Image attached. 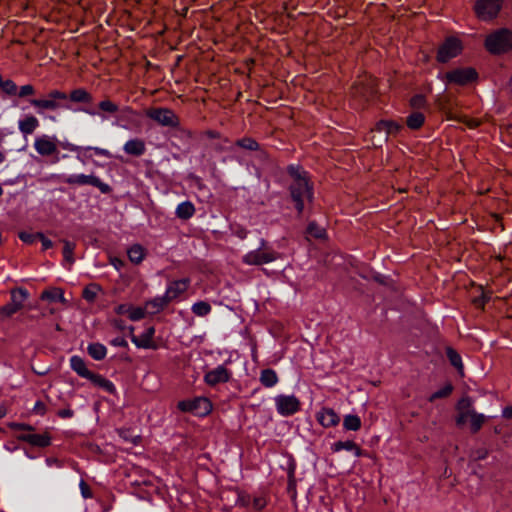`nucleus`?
<instances>
[{
	"instance_id": "22",
	"label": "nucleus",
	"mask_w": 512,
	"mask_h": 512,
	"mask_svg": "<svg viewBox=\"0 0 512 512\" xmlns=\"http://www.w3.org/2000/svg\"><path fill=\"white\" fill-rule=\"evenodd\" d=\"M175 214L179 219H190L195 214V206L191 201H183L177 205Z\"/></svg>"
},
{
	"instance_id": "7",
	"label": "nucleus",
	"mask_w": 512,
	"mask_h": 512,
	"mask_svg": "<svg viewBox=\"0 0 512 512\" xmlns=\"http://www.w3.org/2000/svg\"><path fill=\"white\" fill-rule=\"evenodd\" d=\"M462 51V43L456 37L447 38L444 43L439 47L437 53V60L446 63L452 58L459 55Z\"/></svg>"
},
{
	"instance_id": "49",
	"label": "nucleus",
	"mask_w": 512,
	"mask_h": 512,
	"mask_svg": "<svg viewBox=\"0 0 512 512\" xmlns=\"http://www.w3.org/2000/svg\"><path fill=\"white\" fill-rule=\"evenodd\" d=\"M79 488L84 499L92 498V492L84 480L80 481Z\"/></svg>"
},
{
	"instance_id": "18",
	"label": "nucleus",
	"mask_w": 512,
	"mask_h": 512,
	"mask_svg": "<svg viewBox=\"0 0 512 512\" xmlns=\"http://www.w3.org/2000/svg\"><path fill=\"white\" fill-rule=\"evenodd\" d=\"M38 126L39 121L33 115H27L18 121V129L25 136L32 134Z\"/></svg>"
},
{
	"instance_id": "19",
	"label": "nucleus",
	"mask_w": 512,
	"mask_h": 512,
	"mask_svg": "<svg viewBox=\"0 0 512 512\" xmlns=\"http://www.w3.org/2000/svg\"><path fill=\"white\" fill-rule=\"evenodd\" d=\"M21 299L19 302H15V293L12 294V302L1 308V313L5 316H11L22 308L23 301L28 297L27 291L21 289L19 291Z\"/></svg>"
},
{
	"instance_id": "27",
	"label": "nucleus",
	"mask_w": 512,
	"mask_h": 512,
	"mask_svg": "<svg viewBox=\"0 0 512 512\" xmlns=\"http://www.w3.org/2000/svg\"><path fill=\"white\" fill-rule=\"evenodd\" d=\"M170 301L166 299V296L156 297L148 302H146L145 309L150 313H157L161 311Z\"/></svg>"
},
{
	"instance_id": "25",
	"label": "nucleus",
	"mask_w": 512,
	"mask_h": 512,
	"mask_svg": "<svg viewBox=\"0 0 512 512\" xmlns=\"http://www.w3.org/2000/svg\"><path fill=\"white\" fill-rule=\"evenodd\" d=\"M22 439L27 443L38 447H46L51 442V438L48 434H28L23 436Z\"/></svg>"
},
{
	"instance_id": "34",
	"label": "nucleus",
	"mask_w": 512,
	"mask_h": 512,
	"mask_svg": "<svg viewBox=\"0 0 512 512\" xmlns=\"http://www.w3.org/2000/svg\"><path fill=\"white\" fill-rule=\"evenodd\" d=\"M70 99L79 103H88L92 101L91 95L84 89L73 90L70 94Z\"/></svg>"
},
{
	"instance_id": "5",
	"label": "nucleus",
	"mask_w": 512,
	"mask_h": 512,
	"mask_svg": "<svg viewBox=\"0 0 512 512\" xmlns=\"http://www.w3.org/2000/svg\"><path fill=\"white\" fill-rule=\"evenodd\" d=\"M178 408L183 412H191L197 416H206L212 410V404L205 397H197L189 400H182Z\"/></svg>"
},
{
	"instance_id": "1",
	"label": "nucleus",
	"mask_w": 512,
	"mask_h": 512,
	"mask_svg": "<svg viewBox=\"0 0 512 512\" xmlns=\"http://www.w3.org/2000/svg\"><path fill=\"white\" fill-rule=\"evenodd\" d=\"M290 196L298 216L308 215L313 202V188L307 172L299 165H290Z\"/></svg>"
},
{
	"instance_id": "46",
	"label": "nucleus",
	"mask_w": 512,
	"mask_h": 512,
	"mask_svg": "<svg viewBox=\"0 0 512 512\" xmlns=\"http://www.w3.org/2000/svg\"><path fill=\"white\" fill-rule=\"evenodd\" d=\"M458 416L456 418V424L458 426H463L466 424L467 420L470 418L471 414L474 411H466V410H458Z\"/></svg>"
},
{
	"instance_id": "45",
	"label": "nucleus",
	"mask_w": 512,
	"mask_h": 512,
	"mask_svg": "<svg viewBox=\"0 0 512 512\" xmlns=\"http://www.w3.org/2000/svg\"><path fill=\"white\" fill-rule=\"evenodd\" d=\"M237 144L240 146V147H243L245 149H248V150H256L258 148V144L255 140L251 139V138H244V139H241L237 142Z\"/></svg>"
},
{
	"instance_id": "40",
	"label": "nucleus",
	"mask_w": 512,
	"mask_h": 512,
	"mask_svg": "<svg viewBox=\"0 0 512 512\" xmlns=\"http://www.w3.org/2000/svg\"><path fill=\"white\" fill-rule=\"evenodd\" d=\"M99 290H100V288H99V286H98V285H96V284H90V285H88V286H86V287L84 288V290H83V297H84L87 301L92 302V301L96 298V296H97V294H98Z\"/></svg>"
},
{
	"instance_id": "60",
	"label": "nucleus",
	"mask_w": 512,
	"mask_h": 512,
	"mask_svg": "<svg viewBox=\"0 0 512 512\" xmlns=\"http://www.w3.org/2000/svg\"><path fill=\"white\" fill-rule=\"evenodd\" d=\"M58 415L61 418H70L73 416V411L70 409H64V410L59 411Z\"/></svg>"
},
{
	"instance_id": "30",
	"label": "nucleus",
	"mask_w": 512,
	"mask_h": 512,
	"mask_svg": "<svg viewBox=\"0 0 512 512\" xmlns=\"http://www.w3.org/2000/svg\"><path fill=\"white\" fill-rule=\"evenodd\" d=\"M425 121V117L421 112H413L406 119L408 128L412 130L419 129Z\"/></svg>"
},
{
	"instance_id": "38",
	"label": "nucleus",
	"mask_w": 512,
	"mask_h": 512,
	"mask_svg": "<svg viewBox=\"0 0 512 512\" xmlns=\"http://www.w3.org/2000/svg\"><path fill=\"white\" fill-rule=\"evenodd\" d=\"M452 390H453V386L450 383H448L443 388L432 393L429 397V401L433 402L436 399L445 398L451 394Z\"/></svg>"
},
{
	"instance_id": "58",
	"label": "nucleus",
	"mask_w": 512,
	"mask_h": 512,
	"mask_svg": "<svg viewBox=\"0 0 512 512\" xmlns=\"http://www.w3.org/2000/svg\"><path fill=\"white\" fill-rule=\"evenodd\" d=\"M111 344L115 347H124L127 345V342L124 338L118 337L111 341Z\"/></svg>"
},
{
	"instance_id": "56",
	"label": "nucleus",
	"mask_w": 512,
	"mask_h": 512,
	"mask_svg": "<svg viewBox=\"0 0 512 512\" xmlns=\"http://www.w3.org/2000/svg\"><path fill=\"white\" fill-rule=\"evenodd\" d=\"M62 146L64 149L69 150L71 152H78L83 149L82 147L72 144L70 142H64Z\"/></svg>"
},
{
	"instance_id": "13",
	"label": "nucleus",
	"mask_w": 512,
	"mask_h": 512,
	"mask_svg": "<svg viewBox=\"0 0 512 512\" xmlns=\"http://www.w3.org/2000/svg\"><path fill=\"white\" fill-rule=\"evenodd\" d=\"M190 281L187 278L175 280L168 284L164 295L166 299L172 301L184 293L189 287Z\"/></svg>"
},
{
	"instance_id": "9",
	"label": "nucleus",
	"mask_w": 512,
	"mask_h": 512,
	"mask_svg": "<svg viewBox=\"0 0 512 512\" xmlns=\"http://www.w3.org/2000/svg\"><path fill=\"white\" fill-rule=\"evenodd\" d=\"M228 359L224 364L218 365L214 369L208 371L204 376V381L210 386H215L219 383L228 382L232 376V372L226 368V365L230 363Z\"/></svg>"
},
{
	"instance_id": "53",
	"label": "nucleus",
	"mask_w": 512,
	"mask_h": 512,
	"mask_svg": "<svg viewBox=\"0 0 512 512\" xmlns=\"http://www.w3.org/2000/svg\"><path fill=\"white\" fill-rule=\"evenodd\" d=\"M87 150H93L97 155L104 156V157H110L111 153L104 148L100 147H86Z\"/></svg>"
},
{
	"instance_id": "15",
	"label": "nucleus",
	"mask_w": 512,
	"mask_h": 512,
	"mask_svg": "<svg viewBox=\"0 0 512 512\" xmlns=\"http://www.w3.org/2000/svg\"><path fill=\"white\" fill-rule=\"evenodd\" d=\"M318 422L326 428L338 425L340 418L332 408H322L316 415Z\"/></svg>"
},
{
	"instance_id": "61",
	"label": "nucleus",
	"mask_w": 512,
	"mask_h": 512,
	"mask_svg": "<svg viewBox=\"0 0 512 512\" xmlns=\"http://www.w3.org/2000/svg\"><path fill=\"white\" fill-rule=\"evenodd\" d=\"M12 427L15 429H19V430H32V427L30 425L23 424V423L13 424Z\"/></svg>"
},
{
	"instance_id": "54",
	"label": "nucleus",
	"mask_w": 512,
	"mask_h": 512,
	"mask_svg": "<svg viewBox=\"0 0 512 512\" xmlns=\"http://www.w3.org/2000/svg\"><path fill=\"white\" fill-rule=\"evenodd\" d=\"M19 237L25 243H32L35 240V238L37 237V235H32L29 233L22 232L19 234Z\"/></svg>"
},
{
	"instance_id": "3",
	"label": "nucleus",
	"mask_w": 512,
	"mask_h": 512,
	"mask_svg": "<svg viewBox=\"0 0 512 512\" xmlns=\"http://www.w3.org/2000/svg\"><path fill=\"white\" fill-rule=\"evenodd\" d=\"M503 6V0H475L474 12L481 21L495 19Z\"/></svg>"
},
{
	"instance_id": "11",
	"label": "nucleus",
	"mask_w": 512,
	"mask_h": 512,
	"mask_svg": "<svg viewBox=\"0 0 512 512\" xmlns=\"http://www.w3.org/2000/svg\"><path fill=\"white\" fill-rule=\"evenodd\" d=\"M155 334L154 327H147L140 335L131 337L132 343L138 347L143 349H156V344L153 341V336Z\"/></svg>"
},
{
	"instance_id": "33",
	"label": "nucleus",
	"mask_w": 512,
	"mask_h": 512,
	"mask_svg": "<svg viewBox=\"0 0 512 512\" xmlns=\"http://www.w3.org/2000/svg\"><path fill=\"white\" fill-rule=\"evenodd\" d=\"M469 420H470V428H471L472 433H476L481 429L482 425L484 424V422L486 420V417L483 414H480V413H477L476 411H474L471 414Z\"/></svg>"
},
{
	"instance_id": "52",
	"label": "nucleus",
	"mask_w": 512,
	"mask_h": 512,
	"mask_svg": "<svg viewBox=\"0 0 512 512\" xmlns=\"http://www.w3.org/2000/svg\"><path fill=\"white\" fill-rule=\"evenodd\" d=\"M299 409H300L299 400L294 396H290V414L297 412Z\"/></svg>"
},
{
	"instance_id": "24",
	"label": "nucleus",
	"mask_w": 512,
	"mask_h": 512,
	"mask_svg": "<svg viewBox=\"0 0 512 512\" xmlns=\"http://www.w3.org/2000/svg\"><path fill=\"white\" fill-rule=\"evenodd\" d=\"M343 449L353 451L355 456L357 457H360L362 455L360 447L352 440L337 441L332 445L333 452H339Z\"/></svg>"
},
{
	"instance_id": "23",
	"label": "nucleus",
	"mask_w": 512,
	"mask_h": 512,
	"mask_svg": "<svg viewBox=\"0 0 512 512\" xmlns=\"http://www.w3.org/2000/svg\"><path fill=\"white\" fill-rule=\"evenodd\" d=\"M127 255L132 263L140 264L146 256V250L140 244H133L128 248Z\"/></svg>"
},
{
	"instance_id": "12",
	"label": "nucleus",
	"mask_w": 512,
	"mask_h": 512,
	"mask_svg": "<svg viewBox=\"0 0 512 512\" xmlns=\"http://www.w3.org/2000/svg\"><path fill=\"white\" fill-rule=\"evenodd\" d=\"M34 148L41 156H50L57 150L55 139L47 135L35 138Z\"/></svg>"
},
{
	"instance_id": "31",
	"label": "nucleus",
	"mask_w": 512,
	"mask_h": 512,
	"mask_svg": "<svg viewBox=\"0 0 512 512\" xmlns=\"http://www.w3.org/2000/svg\"><path fill=\"white\" fill-rule=\"evenodd\" d=\"M343 427L346 430L358 431L361 428V420L357 415L348 414L344 417Z\"/></svg>"
},
{
	"instance_id": "42",
	"label": "nucleus",
	"mask_w": 512,
	"mask_h": 512,
	"mask_svg": "<svg viewBox=\"0 0 512 512\" xmlns=\"http://www.w3.org/2000/svg\"><path fill=\"white\" fill-rule=\"evenodd\" d=\"M145 313H146V309L145 308L133 307V306L130 305L129 312H128V317L132 321H138V320L144 318Z\"/></svg>"
},
{
	"instance_id": "4",
	"label": "nucleus",
	"mask_w": 512,
	"mask_h": 512,
	"mask_svg": "<svg viewBox=\"0 0 512 512\" xmlns=\"http://www.w3.org/2000/svg\"><path fill=\"white\" fill-rule=\"evenodd\" d=\"M277 258V253L266 246V242L261 239L260 246L249 251L243 256V262L247 265H262L270 263Z\"/></svg>"
},
{
	"instance_id": "20",
	"label": "nucleus",
	"mask_w": 512,
	"mask_h": 512,
	"mask_svg": "<svg viewBox=\"0 0 512 512\" xmlns=\"http://www.w3.org/2000/svg\"><path fill=\"white\" fill-rule=\"evenodd\" d=\"M123 150L129 155L140 156L145 152V143L137 138L130 139L124 144Z\"/></svg>"
},
{
	"instance_id": "44",
	"label": "nucleus",
	"mask_w": 512,
	"mask_h": 512,
	"mask_svg": "<svg viewBox=\"0 0 512 512\" xmlns=\"http://www.w3.org/2000/svg\"><path fill=\"white\" fill-rule=\"evenodd\" d=\"M473 401L470 397H463L460 399L457 405L458 410L475 411L472 408Z\"/></svg>"
},
{
	"instance_id": "17",
	"label": "nucleus",
	"mask_w": 512,
	"mask_h": 512,
	"mask_svg": "<svg viewBox=\"0 0 512 512\" xmlns=\"http://www.w3.org/2000/svg\"><path fill=\"white\" fill-rule=\"evenodd\" d=\"M30 104L36 109V112L45 117L46 110H56L59 104L50 97L47 99H32Z\"/></svg>"
},
{
	"instance_id": "39",
	"label": "nucleus",
	"mask_w": 512,
	"mask_h": 512,
	"mask_svg": "<svg viewBox=\"0 0 512 512\" xmlns=\"http://www.w3.org/2000/svg\"><path fill=\"white\" fill-rule=\"evenodd\" d=\"M275 403H276L277 411L283 416H288V397L287 396H277L275 398Z\"/></svg>"
},
{
	"instance_id": "32",
	"label": "nucleus",
	"mask_w": 512,
	"mask_h": 512,
	"mask_svg": "<svg viewBox=\"0 0 512 512\" xmlns=\"http://www.w3.org/2000/svg\"><path fill=\"white\" fill-rule=\"evenodd\" d=\"M211 309V305L206 301L195 302L191 307L192 312L199 317L208 315L211 312Z\"/></svg>"
},
{
	"instance_id": "59",
	"label": "nucleus",
	"mask_w": 512,
	"mask_h": 512,
	"mask_svg": "<svg viewBox=\"0 0 512 512\" xmlns=\"http://www.w3.org/2000/svg\"><path fill=\"white\" fill-rule=\"evenodd\" d=\"M502 416L506 419H512V406H507L502 410Z\"/></svg>"
},
{
	"instance_id": "8",
	"label": "nucleus",
	"mask_w": 512,
	"mask_h": 512,
	"mask_svg": "<svg viewBox=\"0 0 512 512\" xmlns=\"http://www.w3.org/2000/svg\"><path fill=\"white\" fill-rule=\"evenodd\" d=\"M476 78V70L470 67L457 68L447 72L445 75V79L448 83L456 84L459 86L467 85L468 83L474 81Z\"/></svg>"
},
{
	"instance_id": "48",
	"label": "nucleus",
	"mask_w": 512,
	"mask_h": 512,
	"mask_svg": "<svg viewBox=\"0 0 512 512\" xmlns=\"http://www.w3.org/2000/svg\"><path fill=\"white\" fill-rule=\"evenodd\" d=\"M490 299V297L485 293L481 292V295L478 297H475L472 302L477 307H483L484 304Z\"/></svg>"
},
{
	"instance_id": "2",
	"label": "nucleus",
	"mask_w": 512,
	"mask_h": 512,
	"mask_svg": "<svg viewBox=\"0 0 512 512\" xmlns=\"http://www.w3.org/2000/svg\"><path fill=\"white\" fill-rule=\"evenodd\" d=\"M485 47L493 54H500L512 49V32L508 29H500L485 40Z\"/></svg>"
},
{
	"instance_id": "43",
	"label": "nucleus",
	"mask_w": 512,
	"mask_h": 512,
	"mask_svg": "<svg viewBox=\"0 0 512 512\" xmlns=\"http://www.w3.org/2000/svg\"><path fill=\"white\" fill-rule=\"evenodd\" d=\"M99 108L108 113H115L118 111V106L110 100H103L99 103Z\"/></svg>"
},
{
	"instance_id": "57",
	"label": "nucleus",
	"mask_w": 512,
	"mask_h": 512,
	"mask_svg": "<svg viewBox=\"0 0 512 512\" xmlns=\"http://www.w3.org/2000/svg\"><path fill=\"white\" fill-rule=\"evenodd\" d=\"M129 307L130 305H127V304H121V305H118L116 308H115V311L117 314H127L128 315V312H129Z\"/></svg>"
},
{
	"instance_id": "51",
	"label": "nucleus",
	"mask_w": 512,
	"mask_h": 512,
	"mask_svg": "<svg viewBox=\"0 0 512 512\" xmlns=\"http://www.w3.org/2000/svg\"><path fill=\"white\" fill-rule=\"evenodd\" d=\"M48 97H50L52 100H65L67 98V95L64 92H61L59 90H53L48 94Z\"/></svg>"
},
{
	"instance_id": "35",
	"label": "nucleus",
	"mask_w": 512,
	"mask_h": 512,
	"mask_svg": "<svg viewBox=\"0 0 512 512\" xmlns=\"http://www.w3.org/2000/svg\"><path fill=\"white\" fill-rule=\"evenodd\" d=\"M260 381L264 386L272 387L277 383V375L273 370H264L261 373Z\"/></svg>"
},
{
	"instance_id": "62",
	"label": "nucleus",
	"mask_w": 512,
	"mask_h": 512,
	"mask_svg": "<svg viewBox=\"0 0 512 512\" xmlns=\"http://www.w3.org/2000/svg\"><path fill=\"white\" fill-rule=\"evenodd\" d=\"M111 264L117 269L120 270L123 266V263L121 260L114 258L111 260Z\"/></svg>"
},
{
	"instance_id": "16",
	"label": "nucleus",
	"mask_w": 512,
	"mask_h": 512,
	"mask_svg": "<svg viewBox=\"0 0 512 512\" xmlns=\"http://www.w3.org/2000/svg\"><path fill=\"white\" fill-rule=\"evenodd\" d=\"M87 379L95 386L100 389H102L105 392H108L110 394H114L116 392V387L113 384L112 381L109 379L103 377L100 374L91 373L90 376L87 377Z\"/></svg>"
},
{
	"instance_id": "55",
	"label": "nucleus",
	"mask_w": 512,
	"mask_h": 512,
	"mask_svg": "<svg viewBox=\"0 0 512 512\" xmlns=\"http://www.w3.org/2000/svg\"><path fill=\"white\" fill-rule=\"evenodd\" d=\"M37 237L40 238L44 250H47L52 247V241L46 238L43 234L39 233L37 234Z\"/></svg>"
},
{
	"instance_id": "26",
	"label": "nucleus",
	"mask_w": 512,
	"mask_h": 512,
	"mask_svg": "<svg viewBox=\"0 0 512 512\" xmlns=\"http://www.w3.org/2000/svg\"><path fill=\"white\" fill-rule=\"evenodd\" d=\"M446 355H447L451 365H453L457 369L459 374L461 376H463L464 375V366L462 363V358L459 355V353L456 350H454L453 348L447 347Z\"/></svg>"
},
{
	"instance_id": "63",
	"label": "nucleus",
	"mask_w": 512,
	"mask_h": 512,
	"mask_svg": "<svg viewBox=\"0 0 512 512\" xmlns=\"http://www.w3.org/2000/svg\"><path fill=\"white\" fill-rule=\"evenodd\" d=\"M78 111H83V112H85V113H87V114H89V115H91V116L96 115V112H95V111H93V110H89V109H79Z\"/></svg>"
},
{
	"instance_id": "21",
	"label": "nucleus",
	"mask_w": 512,
	"mask_h": 512,
	"mask_svg": "<svg viewBox=\"0 0 512 512\" xmlns=\"http://www.w3.org/2000/svg\"><path fill=\"white\" fill-rule=\"evenodd\" d=\"M70 366L79 376L86 378L92 373L86 366L85 361L77 355L70 358Z\"/></svg>"
},
{
	"instance_id": "28",
	"label": "nucleus",
	"mask_w": 512,
	"mask_h": 512,
	"mask_svg": "<svg viewBox=\"0 0 512 512\" xmlns=\"http://www.w3.org/2000/svg\"><path fill=\"white\" fill-rule=\"evenodd\" d=\"M307 237H313L315 239L324 240L327 238L326 230L319 226L316 222H310L306 229Z\"/></svg>"
},
{
	"instance_id": "6",
	"label": "nucleus",
	"mask_w": 512,
	"mask_h": 512,
	"mask_svg": "<svg viewBox=\"0 0 512 512\" xmlns=\"http://www.w3.org/2000/svg\"><path fill=\"white\" fill-rule=\"evenodd\" d=\"M65 182L70 185H91L97 187L102 193H109L111 190L107 183L101 181V179L94 174H71L65 179Z\"/></svg>"
},
{
	"instance_id": "41",
	"label": "nucleus",
	"mask_w": 512,
	"mask_h": 512,
	"mask_svg": "<svg viewBox=\"0 0 512 512\" xmlns=\"http://www.w3.org/2000/svg\"><path fill=\"white\" fill-rule=\"evenodd\" d=\"M63 243H64V246H63L64 259L68 263L72 264L74 262L73 252L75 249V245L70 241H64Z\"/></svg>"
},
{
	"instance_id": "64",
	"label": "nucleus",
	"mask_w": 512,
	"mask_h": 512,
	"mask_svg": "<svg viewBox=\"0 0 512 512\" xmlns=\"http://www.w3.org/2000/svg\"><path fill=\"white\" fill-rule=\"evenodd\" d=\"M6 415V409L0 406V419Z\"/></svg>"
},
{
	"instance_id": "50",
	"label": "nucleus",
	"mask_w": 512,
	"mask_h": 512,
	"mask_svg": "<svg viewBox=\"0 0 512 512\" xmlns=\"http://www.w3.org/2000/svg\"><path fill=\"white\" fill-rule=\"evenodd\" d=\"M410 103L415 108H421L425 104V98L423 95H415L411 98Z\"/></svg>"
},
{
	"instance_id": "37",
	"label": "nucleus",
	"mask_w": 512,
	"mask_h": 512,
	"mask_svg": "<svg viewBox=\"0 0 512 512\" xmlns=\"http://www.w3.org/2000/svg\"><path fill=\"white\" fill-rule=\"evenodd\" d=\"M42 299H47L52 302H56V301L64 302L65 301L64 293L61 289H53L50 291H44L42 293Z\"/></svg>"
},
{
	"instance_id": "47",
	"label": "nucleus",
	"mask_w": 512,
	"mask_h": 512,
	"mask_svg": "<svg viewBox=\"0 0 512 512\" xmlns=\"http://www.w3.org/2000/svg\"><path fill=\"white\" fill-rule=\"evenodd\" d=\"M35 94V89L32 85L30 84H26V85H23L21 86L18 91H17V95L16 96H19V97H27V96H31V95H34Z\"/></svg>"
},
{
	"instance_id": "14",
	"label": "nucleus",
	"mask_w": 512,
	"mask_h": 512,
	"mask_svg": "<svg viewBox=\"0 0 512 512\" xmlns=\"http://www.w3.org/2000/svg\"><path fill=\"white\" fill-rule=\"evenodd\" d=\"M402 125L394 120H380L376 123L375 128L372 129V133H381L384 132V136L382 138L383 141L388 140V136L390 134H396L400 131Z\"/></svg>"
},
{
	"instance_id": "29",
	"label": "nucleus",
	"mask_w": 512,
	"mask_h": 512,
	"mask_svg": "<svg viewBox=\"0 0 512 512\" xmlns=\"http://www.w3.org/2000/svg\"><path fill=\"white\" fill-rule=\"evenodd\" d=\"M89 355L95 360H102L106 357L107 349L101 343H91L87 347Z\"/></svg>"
},
{
	"instance_id": "10",
	"label": "nucleus",
	"mask_w": 512,
	"mask_h": 512,
	"mask_svg": "<svg viewBox=\"0 0 512 512\" xmlns=\"http://www.w3.org/2000/svg\"><path fill=\"white\" fill-rule=\"evenodd\" d=\"M148 116L163 126L175 127L178 124L174 112L166 108L154 109L148 113Z\"/></svg>"
},
{
	"instance_id": "36",
	"label": "nucleus",
	"mask_w": 512,
	"mask_h": 512,
	"mask_svg": "<svg viewBox=\"0 0 512 512\" xmlns=\"http://www.w3.org/2000/svg\"><path fill=\"white\" fill-rule=\"evenodd\" d=\"M0 89L7 96H16L17 91H18V87H17L16 83L10 79H7V80L2 79Z\"/></svg>"
}]
</instances>
